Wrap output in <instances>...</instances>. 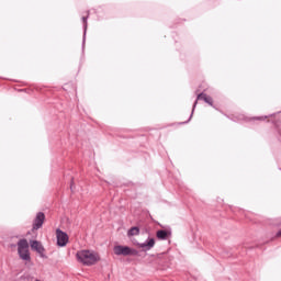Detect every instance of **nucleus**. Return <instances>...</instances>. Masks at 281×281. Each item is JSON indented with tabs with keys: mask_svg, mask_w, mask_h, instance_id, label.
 <instances>
[{
	"mask_svg": "<svg viewBox=\"0 0 281 281\" xmlns=\"http://www.w3.org/2000/svg\"><path fill=\"white\" fill-rule=\"evenodd\" d=\"M76 258L78 262L81 265H85L86 267H91L95 265L97 262H100V255L93 250L83 249L79 250L76 254Z\"/></svg>",
	"mask_w": 281,
	"mask_h": 281,
	"instance_id": "nucleus-1",
	"label": "nucleus"
},
{
	"mask_svg": "<svg viewBox=\"0 0 281 281\" xmlns=\"http://www.w3.org/2000/svg\"><path fill=\"white\" fill-rule=\"evenodd\" d=\"M70 189L74 190V183L70 184Z\"/></svg>",
	"mask_w": 281,
	"mask_h": 281,
	"instance_id": "nucleus-14",
	"label": "nucleus"
},
{
	"mask_svg": "<svg viewBox=\"0 0 281 281\" xmlns=\"http://www.w3.org/2000/svg\"><path fill=\"white\" fill-rule=\"evenodd\" d=\"M156 236H157L158 240H166L168 238V236H170V232H168V231H158L156 233Z\"/></svg>",
	"mask_w": 281,
	"mask_h": 281,
	"instance_id": "nucleus-9",
	"label": "nucleus"
},
{
	"mask_svg": "<svg viewBox=\"0 0 281 281\" xmlns=\"http://www.w3.org/2000/svg\"><path fill=\"white\" fill-rule=\"evenodd\" d=\"M44 223H45V213L43 212L37 213L33 223V229H41Z\"/></svg>",
	"mask_w": 281,
	"mask_h": 281,
	"instance_id": "nucleus-5",
	"label": "nucleus"
},
{
	"mask_svg": "<svg viewBox=\"0 0 281 281\" xmlns=\"http://www.w3.org/2000/svg\"><path fill=\"white\" fill-rule=\"evenodd\" d=\"M127 236H139V227L134 226L127 232Z\"/></svg>",
	"mask_w": 281,
	"mask_h": 281,
	"instance_id": "nucleus-10",
	"label": "nucleus"
},
{
	"mask_svg": "<svg viewBox=\"0 0 281 281\" xmlns=\"http://www.w3.org/2000/svg\"><path fill=\"white\" fill-rule=\"evenodd\" d=\"M198 101L194 102L192 113H194V109H196Z\"/></svg>",
	"mask_w": 281,
	"mask_h": 281,
	"instance_id": "nucleus-12",
	"label": "nucleus"
},
{
	"mask_svg": "<svg viewBox=\"0 0 281 281\" xmlns=\"http://www.w3.org/2000/svg\"><path fill=\"white\" fill-rule=\"evenodd\" d=\"M31 249H33V251H37V254H43V251H45L43 244L38 240L31 241Z\"/></svg>",
	"mask_w": 281,
	"mask_h": 281,
	"instance_id": "nucleus-7",
	"label": "nucleus"
},
{
	"mask_svg": "<svg viewBox=\"0 0 281 281\" xmlns=\"http://www.w3.org/2000/svg\"><path fill=\"white\" fill-rule=\"evenodd\" d=\"M198 100H204L206 102V104H210V106L214 105V101L212 100V97H210L205 93L198 94Z\"/></svg>",
	"mask_w": 281,
	"mask_h": 281,
	"instance_id": "nucleus-8",
	"label": "nucleus"
},
{
	"mask_svg": "<svg viewBox=\"0 0 281 281\" xmlns=\"http://www.w3.org/2000/svg\"><path fill=\"white\" fill-rule=\"evenodd\" d=\"M137 247L143 249V251H148L155 247V238H149L147 243L144 244H137Z\"/></svg>",
	"mask_w": 281,
	"mask_h": 281,
	"instance_id": "nucleus-6",
	"label": "nucleus"
},
{
	"mask_svg": "<svg viewBox=\"0 0 281 281\" xmlns=\"http://www.w3.org/2000/svg\"><path fill=\"white\" fill-rule=\"evenodd\" d=\"M115 256H137V250L128 247V246H115L114 247Z\"/></svg>",
	"mask_w": 281,
	"mask_h": 281,
	"instance_id": "nucleus-3",
	"label": "nucleus"
},
{
	"mask_svg": "<svg viewBox=\"0 0 281 281\" xmlns=\"http://www.w3.org/2000/svg\"><path fill=\"white\" fill-rule=\"evenodd\" d=\"M18 254L22 260H30V244L27 239H21L18 243Z\"/></svg>",
	"mask_w": 281,
	"mask_h": 281,
	"instance_id": "nucleus-2",
	"label": "nucleus"
},
{
	"mask_svg": "<svg viewBox=\"0 0 281 281\" xmlns=\"http://www.w3.org/2000/svg\"><path fill=\"white\" fill-rule=\"evenodd\" d=\"M87 19H88V16L82 18V21H83V41H85V37L87 36Z\"/></svg>",
	"mask_w": 281,
	"mask_h": 281,
	"instance_id": "nucleus-11",
	"label": "nucleus"
},
{
	"mask_svg": "<svg viewBox=\"0 0 281 281\" xmlns=\"http://www.w3.org/2000/svg\"><path fill=\"white\" fill-rule=\"evenodd\" d=\"M257 120H267V116L258 117Z\"/></svg>",
	"mask_w": 281,
	"mask_h": 281,
	"instance_id": "nucleus-13",
	"label": "nucleus"
},
{
	"mask_svg": "<svg viewBox=\"0 0 281 281\" xmlns=\"http://www.w3.org/2000/svg\"><path fill=\"white\" fill-rule=\"evenodd\" d=\"M56 236H57V245L59 247H65L69 243V236L67 235V233L60 229H57Z\"/></svg>",
	"mask_w": 281,
	"mask_h": 281,
	"instance_id": "nucleus-4",
	"label": "nucleus"
}]
</instances>
